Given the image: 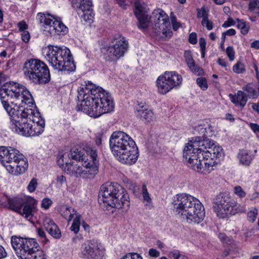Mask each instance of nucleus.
<instances>
[{
	"mask_svg": "<svg viewBox=\"0 0 259 259\" xmlns=\"http://www.w3.org/2000/svg\"><path fill=\"white\" fill-rule=\"evenodd\" d=\"M1 100L4 109L11 118L12 130L18 134L29 137L35 111L32 107L34 102L29 91L18 84L9 86L5 84L0 91Z\"/></svg>",
	"mask_w": 259,
	"mask_h": 259,
	"instance_id": "1",
	"label": "nucleus"
},
{
	"mask_svg": "<svg viewBox=\"0 0 259 259\" xmlns=\"http://www.w3.org/2000/svg\"><path fill=\"white\" fill-rule=\"evenodd\" d=\"M223 149L214 145L212 141L188 143L184 149L183 158L188 166L197 172L202 169L206 173L214 170L217 159L223 155Z\"/></svg>",
	"mask_w": 259,
	"mask_h": 259,
	"instance_id": "2",
	"label": "nucleus"
},
{
	"mask_svg": "<svg viewBox=\"0 0 259 259\" xmlns=\"http://www.w3.org/2000/svg\"><path fill=\"white\" fill-rule=\"evenodd\" d=\"M77 98L81 101L80 105L77 106V110L91 117H98L114 109L113 100L109 93L90 81L78 89Z\"/></svg>",
	"mask_w": 259,
	"mask_h": 259,
	"instance_id": "3",
	"label": "nucleus"
},
{
	"mask_svg": "<svg viewBox=\"0 0 259 259\" xmlns=\"http://www.w3.org/2000/svg\"><path fill=\"white\" fill-rule=\"evenodd\" d=\"M109 147L114 156L122 163L132 165L137 161L139 157L135 142L122 131H115L112 134Z\"/></svg>",
	"mask_w": 259,
	"mask_h": 259,
	"instance_id": "4",
	"label": "nucleus"
},
{
	"mask_svg": "<svg viewBox=\"0 0 259 259\" xmlns=\"http://www.w3.org/2000/svg\"><path fill=\"white\" fill-rule=\"evenodd\" d=\"M173 209L188 223L199 224L205 217L204 208L201 202L194 196L178 194L172 202Z\"/></svg>",
	"mask_w": 259,
	"mask_h": 259,
	"instance_id": "5",
	"label": "nucleus"
},
{
	"mask_svg": "<svg viewBox=\"0 0 259 259\" xmlns=\"http://www.w3.org/2000/svg\"><path fill=\"white\" fill-rule=\"evenodd\" d=\"M42 54L49 64L59 71L69 73L76 69L71 52L65 47L50 45L44 48Z\"/></svg>",
	"mask_w": 259,
	"mask_h": 259,
	"instance_id": "6",
	"label": "nucleus"
},
{
	"mask_svg": "<svg viewBox=\"0 0 259 259\" xmlns=\"http://www.w3.org/2000/svg\"><path fill=\"white\" fill-rule=\"evenodd\" d=\"M0 161L8 172L14 176L24 173L28 167L25 156L11 147H0Z\"/></svg>",
	"mask_w": 259,
	"mask_h": 259,
	"instance_id": "7",
	"label": "nucleus"
},
{
	"mask_svg": "<svg viewBox=\"0 0 259 259\" xmlns=\"http://www.w3.org/2000/svg\"><path fill=\"white\" fill-rule=\"evenodd\" d=\"M23 72L26 78L35 84H45L51 79L48 66L42 61L31 59L25 62Z\"/></svg>",
	"mask_w": 259,
	"mask_h": 259,
	"instance_id": "8",
	"label": "nucleus"
},
{
	"mask_svg": "<svg viewBox=\"0 0 259 259\" xmlns=\"http://www.w3.org/2000/svg\"><path fill=\"white\" fill-rule=\"evenodd\" d=\"M213 208L217 215L225 219L229 215L243 212L245 208L233 200L227 193H220L213 199Z\"/></svg>",
	"mask_w": 259,
	"mask_h": 259,
	"instance_id": "9",
	"label": "nucleus"
},
{
	"mask_svg": "<svg viewBox=\"0 0 259 259\" xmlns=\"http://www.w3.org/2000/svg\"><path fill=\"white\" fill-rule=\"evenodd\" d=\"M128 48V42L124 37L119 35L114 38L112 45L101 49L103 57L106 61H116L123 56Z\"/></svg>",
	"mask_w": 259,
	"mask_h": 259,
	"instance_id": "10",
	"label": "nucleus"
},
{
	"mask_svg": "<svg viewBox=\"0 0 259 259\" xmlns=\"http://www.w3.org/2000/svg\"><path fill=\"white\" fill-rule=\"evenodd\" d=\"M182 81V76L176 71H165L156 80L158 92L165 95L172 89L179 88Z\"/></svg>",
	"mask_w": 259,
	"mask_h": 259,
	"instance_id": "11",
	"label": "nucleus"
},
{
	"mask_svg": "<svg viewBox=\"0 0 259 259\" xmlns=\"http://www.w3.org/2000/svg\"><path fill=\"white\" fill-rule=\"evenodd\" d=\"M122 187L118 184L105 183L102 185L99 193V202L103 204V207L110 210L115 204L113 202L116 196L121 195Z\"/></svg>",
	"mask_w": 259,
	"mask_h": 259,
	"instance_id": "12",
	"label": "nucleus"
},
{
	"mask_svg": "<svg viewBox=\"0 0 259 259\" xmlns=\"http://www.w3.org/2000/svg\"><path fill=\"white\" fill-rule=\"evenodd\" d=\"M92 166H89L90 163H82L81 165L74 164L73 162L66 163L64 171L71 176L75 178L92 179L97 174L98 168L96 163Z\"/></svg>",
	"mask_w": 259,
	"mask_h": 259,
	"instance_id": "13",
	"label": "nucleus"
},
{
	"mask_svg": "<svg viewBox=\"0 0 259 259\" xmlns=\"http://www.w3.org/2000/svg\"><path fill=\"white\" fill-rule=\"evenodd\" d=\"M72 6L77 9L78 13L81 15L85 21L89 23L93 21L94 14L91 0H73Z\"/></svg>",
	"mask_w": 259,
	"mask_h": 259,
	"instance_id": "14",
	"label": "nucleus"
},
{
	"mask_svg": "<svg viewBox=\"0 0 259 259\" xmlns=\"http://www.w3.org/2000/svg\"><path fill=\"white\" fill-rule=\"evenodd\" d=\"M153 14L156 20L155 27L158 28L157 31L162 32L166 36H170L172 32L170 30V24L167 15L161 10L155 11Z\"/></svg>",
	"mask_w": 259,
	"mask_h": 259,
	"instance_id": "15",
	"label": "nucleus"
},
{
	"mask_svg": "<svg viewBox=\"0 0 259 259\" xmlns=\"http://www.w3.org/2000/svg\"><path fill=\"white\" fill-rule=\"evenodd\" d=\"M135 110L137 116L145 123H151L156 119L153 111L145 103L138 102Z\"/></svg>",
	"mask_w": 259,
	"mask_h": 259,
	"instance_id": "16",
	"label": "nucleus"
},
{
	"mask_svg": "<svg viewBox=\"0 0 259 259\" xmlns=\"http://www.w3.org/2000/svg\"><path fill=\"white\" fill-rule=\"evenodd\" d=\"M121 195L116 196L114 202L115 204L111 208V212H113L116 209L121 210L122 214L125 213L130 208V201L128 195L122 188V192H120Z\"/></svg>",
	"mask_w": 259,
	"mask_h": 259,
	"instance_id": "17",
	"label": "nucleus"
},
{
	"mask_svg": "<svg viewBox=\"0 0 259 259\" xmlns=\"http://www.w3.org/2000/svg\"><path fill=\"white\" fill-rule=\"evenodd\" d=\"M135 14L139 22V28L145 29L149 23L148 15L146 8L139 2L135 3Z\"/></svg>",
	"mask_w": 259,
	"mask_h": 259,
	"instance_id": "18",
	"label": "nucleus"
},
{
	"mask_svg": "<svg viewBox=\"0 0 259 259\" xmlns=\"http://www.w3.org/2000/svg\"><path fill=\"white\" fill-rule=\"evenodd\" d=\"M68 28L60 21L53 18L52 24L45 26V31L51 35H64L68 32Z\"/></svg>",
	"mask_w": 259,
	"mask_h": 259,
	"instance_id": "19",
	"label": "nucleus"
},
{
	"mask_svg": "<svg viewBox=\"0 0 259 259\" xmlns=\"http://www.w3.org/2000/svg\"><path fill=\"white\" fill-rule=\"evenodd\" d=\"M40 113L38 111L35 112V115H33L31 121L33 124H32V127L30 129V136H35L41 134L44 131L45 126V121L40 116Z\"/></svg>",
	"mask_w": 259,
	"mask_h": 259,
	"instance_id": "20",
	"label": "nucleus"
},
{
	"mask_svg": "<svg viewBox=\"0 0 259 259\" xmlns=\"http://www.w3.org/2000/svg\"><path fill=\"white\" fill-rule=\"evenodd\" d=\"M24 246L23 249H25V252L23 255H20L21 259H28L30 255L34 252L35 250L40 248L35 239L33 238H26Z\"/></svg>",
	"mask_w": 259,
	"mask_h": 259,
	"instance_id": "21",
	"label": "nucleus"
},
{
	"mask_svg": "<svg viewBox=\"0 0 259 259\" xmlns=\"http://www.w3.org/2000/svg\"><path fill=\"white\" fill-rule=\"evenodd\" d=\"M86 154L87 155L85 156V159L80 162L84 164L90 163L89 166L91 167L93 165V164L96 163V165L98 168L99 160L96 148L95 147H87L86 148Z\"/></svg>",
	"mask_w": 259,
	"mask_h": 259,
	"instance_id": "22",
	"label": "nucleus"
},
{
	"mask_svg": "<svg viewBox=\"0 0 259 259\" xmlns=\"http://www.w3.org/2000/svg\"><path fill=\"white\" fill-rule=\"evenodd\" d=\"M44 226L47 232L54 238L58 239L61 237L59 228L52 220L46 218L44 220Z\"/></svg>",
	"mask_w": 259,
	"mask_h": 259,
	"instance_id": "23",
	"label": "nucleus"
},
{
	"mask_svg": "<svg viewBox=\"0 0 259 259\" xmlns=\"http://www.w3.org/2000/svg\"><path fill=\"white\" fill-rule=\"evenodd\" d=\"M26 238L17 236L11 237V244L17 256L20 258L21 255H23L24 250L23 249L25 242Z\"/></svg>",
	"mask_w": 259,
	"mask_h": 259,
	"instance_id": "24",
	"label": "nucleus"
},
{
	"mask_svg": "<svg viewBox=\"0 0 259 259\" xmlns=\"http://www.w3.org/2000/svg\"><path fill=\"white\" fill-rule=\"evenodd\" d=\"M231 101L236 106H239L242 109L247 101V96L241 91H238L236 95L230 94L229 96Z\"/></svg>",
	"mask_w": 259,
	"mask_h": 259,
	"instance_id": "25",
	"label": "nucleus"
},
{
	"mask_svg": "<svg viewBox=\"0 0 259 259\" xmlns=\"http://www.w3.org/2000/svg\"><path fill=\"white\" fill-rule=\"evenodd\" d=\"M184 57L188 66L191 71L197 75H201L203 73L202 68L197 67L191 55V51H186L184 53Z\"/></svg>",
	"mask_w": 259,
	"mask_h": 259,
	"instance_id": "26",
	"label": "nucleus"
},
{
	"mask_svg": "<svg viewBox=\"0 0 259 259\" xmlns=\"http://www.w3.org/2000/svg\"><path fill=\"white\" fill-rule=\"evenodd\" d=\"M194 134L198 135L195 137V139H192L189 143H191L193 142H198L200 141H210L209 139H207V132L206 128L204 127L203 126L200 125L196 126L194 130Z\"/></svg>",
	"mask_w": 259,
	"mask_h": 259,
	"instance_id": "27",
	"label": "nucleus"
},
{
	"mask_svg": "<svg viewBox=\"0 0 259 259\" xmlns=\"http://www.w3.org/2000/svg\"><path fill=\"white\" fill-rule=\"evenodd\" d=\"M69 158L80 162L85 159L84 151L81 148H73L70 151L69 154H67Z\"/></svg>",
	"mask_w": 259,
	"mask_h": 259,
	"instance_id": "28",
	"label": "nucleus"
},
{
	"mask_svg": "<svg viewBox=\"0 0 259 259\" xmlns=\"http://www.w3.org/2000/svg\"><path fill=\"white\" fill-rule=\"evenodd\" d=\"M81 254L83 257L87 259H96L97 254L94 249L89 243H84L82 245Z\"/></svg>",
	"mask_w": 259,
	"mask_h": 259,
	"instance_id": "29",
	"label": "nucleus"
},
{
	"mask_svg": "<svg viewBox=\"0 0 259 259\" xmlns=\"http://www.w3.org/2000/svg\"><path fill=\"white\" fill-rule=\"evenodd\" d=\"M9 207L11 209L18 213H21V207L23 205L22 200L19 198H9L8 200Z\"/></svg>",
	"mask_w": 259,
	"mask_h": 259,
	"instance_id": "30",
	"label": "nucleus"
},
{
	"mask_svg": "<svg viewBox=\"0 0 259 259\" xmlns=\"http://www.w3.org/2000/svg\"><path fill=\"white\" fill-rule=\"evenodd\" d=\"M54 17L50 14H45L44 13H38L37 15L36 19L40 23H43L44 26H49L52 22Z\"/></svg>",
	"mask_w": 259,
	"mask_h": 259,
	"instance_id": "31",
	"label": "nucleus"
},
{
	"mask_svg": "<svg viewBox=\"0 0 259 259\" xmlns=\"http://www.w3.org/2000/svg\"><path fill=\"white\" fill-rule=\"evenodd\" d=\"M34 206L30 204L24 205L23 209L21 208V213H19L22 215L24 216L25 219L28 220H30L33 217V209Z\"/></svg>",
	"mask_w": 259,
	"mask_h": 259,
	"instance_id": "32",
	"label": "nucleus"
},
{
	"mask_svg": "<svg viewBox=\"0 0 259 259\" xmlns=\"http://www.w3.org/2000/svg\"><path fill=\"white\" fill-rule=\"evenodd\" d=\"M74 209L67 206H63L61 208V215L68 222L70 221L74 215L73 212Z\"/></svg>",
	"mask_w": 259,
	"mask_h": 259,
	"instance_id": "33",
	"label": "nucleus"
},
{
	"mask_svg": "<svg viewBox=\"0 0 259 259\" xmlns=\"http://www.w3.org/2000/svg\"><path fill=\"white\" fill-rule=\"evenodd\" d=\"M81 216L80 215H76L73 220V223L70 227V230L75 234H77L80 228Z\"/></svg>",
	"mask_w": 259,
	"mask_h": 259,
	"instance_id": "34",
	"label": "nucleus"
},
{
	"mask_svg": "<svg viewBox=\"0 0 259 259\" xmlns=\"http://www.w3.org/2000/svg\"><path fill=\"white\" fill-rule=\"evenodd\" d=\"M237 27L240 29L241 32L243 34H246L248 33L249 26H247L246 22L242 19H237Z\"/></svg>",
	"mask_w": 259,
	"mask_h": 259,
	"instance_id": "35",
	"label": "nucleus"
},
{
	"mask_svg": "<svg viewBox=\"0 0 259 259\" xmlns=\"http://www.w3.org/2000/svg\"><path fill=\"white\" fill-rule=\"evenodd\" d=\"M32 254L30 255L28 259H47L46 255L44 251L38 248Z\"/></svg>",
	"mask_w": 259,
	"mask_h": 259,
	"instance_id": "36",
	"label": "nucleus"
},
{
	"mask_svg": "<svg viewBox=\"0 0 259 259\" xmlns=\"http://www.w3.org/2000/svg\"><path fill=\"white\" fill-rule=\"evenodd\" d=\"M240 161L244 165H248L251 162L250 156L246 152H243L239 155Z\"/></svg>",
	"mask_w": 259,
	"mask_h": 259,
	"instance_id": "37",
	"label": "nucleus"
},
{
	"mask_svg": "<svg viewBox=\"0 0 259 259\" xmlns=\"http://www.w3.org/2000/svg\"><path fill=\"white\" fill-rule=\"evenodd\" d=\"M257 209L255 208H252L247 212V220L253 223L257 217Z\"/></svg>",
	"mask_w": 259,
	"mask_h": 259,
	"instance_id": "38",
	"label": "nucleus"
},
{
	"mask_svg": "<svg viewBox=\"0 0 259 259\" xmlns=\"http://www.w3.org/2000/svg\"><path fill=\"white\" fill-rule=\"evenodd\" d=\"M233 70L234 72L238 74L244 73L245 71L244 65L240 62H238L234 65Z\"/></svg>",
	"mask_w": 259,
	"mask_h": 259,
	"instance_id": "39",
	"label": "nucleus"
},
{
	"mask_svg": "<svg viewBox=\"0 0 259 259\" xmlns=\"http://www.w3.org/2000/svg\"><path fill=\"white\" fill-rule=\"evenodd\" d=\"M65 154L62 152H59L57 157V163L58 165L62 167L64 170V167L66 166V163H68L66 161L64 160Z\"/></svg>",
	"mask_w": 259,
	"mask_h": 259,
	"instance_id": "40",
	"label": "nucleus"
},
{
	"mask_svg": "<svg viewBox=\"0 0 259 259\" xmlns=\"http://www.w3.org/2000/svg\"><path fill=\"white\" fill-rule=\"evenodd\" d=\"M198 85L203 90H206L207 88V83L205 78L203 77H199L196 80Z\"/></svg>",
	"mask_w": 259,
	"mask_h": 259,
	"instance_id": "41",
	"label": "nucleus"
},
{
	"mask_svg": "<svg viewBox=\"0 0 259 259\" xmlns=\"http://www.w3.org/2000/svg\"><path fill=\"white\" fill-rule=\"evenodd\" d=\"M243 90L246 91L250 97H254L256 95V91L251 84H247L243 87Z\"/></svg>",
	"mask_w": 259,
	"mask_h": 259,
	"instance_id": "42",
	"label": "nucleus"
},
{
	"mask_svg": "<svg viewBox=\"0 0 259 259\" xmlns=\"http://www.w3.org/2000/svg\"><path fill=\"white\" fill-rule=\"evenodd\" d=\"M142 195L144 201L147 202H150L151 201V199L148 192L146 186L145 185L142 186Z\"/></svg>",
	"mask_w": 259,
	"mask_h": 259,
	"instance_id": "43",
	"label": "nucleus"
},
{
	"mask_svg": "<svg viewBox=\"0 0 259 259\" xmlns=\"http://www.w3.org/2000/svg\"><path fill=\"white\" fill-rule=\"evenodd\" d=\"M234 193L239 196L240 198L244 197L246 195V193L243 191L242 188L239 186H237L234 187Z\"/></svg>",
	"mask_w": 259,
	"mask_h": 259,
	"instance_id": "44",
	"label": "nucleus"
},
{
	"mask_svg": "<svg viewBox=\"0 0 259 259\" xmlns=\"http://www.w3.org/2000/svg\"><path fill=\"white\" fill-rule=\"evenodd\" d=\"M201 23L202 25L205 26L208 30H210L213 28V24L212 22L208 20V17L203 18Z\"/></svg>",
	"mask_w": 259,
	"mask_h": 259,
	"instance_id": "45",
	"label": "nucleus"
},
{
	"mask_svg": "<svg viewBox=\"0 0 259 259\" xmlns=\"http://www.w3.org/2000/svg\"><path fill=\"white\" fill-rule=\"evenodd\" d=\"M105 137L103 132L98 133L95 137V142L96 145L100 146L102 144V140Z\"/></svg>",
	"mask_w": 259,
	"mask_h": 259,
	"instance_id": "46",
	"label": "nucleus"
},
{
	"mask_svg": "<svg viewBox=\"0 0 259 259\" xmlns=\"http://www.w3.org/2000/svg\"><path fill=\"white\" fill-rule=\"evenodd\" d=\"M120 259H143L142 257L136 253H127Z\"/></svg>",
	"mask_w": 259,
	"mask_h": 259,
	"instance_id": "47",
	"label": "nucleus"
},
{
	"mask_svg": "<svg viewBox=\"0 0 259 259\" xmlns=\"http://www.w3.org/2000/svg\"><path fill=\"white\" fill-rule=\"evenodd\" d=\"M226 54L230 61L234 60L235 58V52L232 47H228L226 49Z\"/></svg>",
	"mask_w": 259,
	"mask_h": 259,
	"instance_id": "48",
	"label": "nucleus"
},
{
	"mask_svg": "<svg viewBox=\"0 0 259 259\" xmlns=\"http://www.w3.org/2000/svg\"><path fill=\"white\" fill-rule=\"evenodd\" d=\"M254 8L259 9V0H252L249 3L248 10L254 11Z\"/></svg>",
	"mask_w": 259,
	"mask_h": 259,
	"instance_id": "49",
	"label": "nucleus"
},
{
	"mask_svg": "<svg viewBox=\"0 0 259 259\" xmlns=\"http://www.w3.org/2000/svg\"><path fill=\"white\" fill-rule=\"evenodd\" d=\"M37 181L35 179H33L29 183L28 185L27 189L30 192H32L35 191L37 186Z\"/></svg>",
	"mask_w": 259,
	"mask_h": 259,
	"instance_id": "50",
	"label": "nucleus"
},
{
	"mask_svg": "<svg viewBox=\"0 0 259 259\" xmlns=\"http://www.w3.org/2000/svg\"><path fill=\"white\" fill-rule=\"evenodd\" d=\"M52 203L51 199L48 198H44L41 202V207L47 209L50 207Z\"/></svg>",
	"mask_w": 259,
	"mask_h": 259,
	"instance_id": "51",
	"label": "nucleus"
},
{
	"mask_svg": "<svg viewBox=\"0 0 259 259\" xmlns=\"http://www.w3.org/2000/svg\"><path fill=\"white\" fill-rule=\"evenodd\" d=\"M181 255V254L179 250H174L168 253V256L171 258L178 259Z\"/></svg>",
	"mask_w": 259,
	"mask_h": 259,
	"instance_id": "52",
	"label": "nucleus"
},
{
	"mask_svg": "<svg viewBox=\"0 0 259 259\" xmlns=\"http://www.w3.org/2000/svg\"><path fill=\"white\" fill-rule=\"evenodd\" d=\"M197 17V18H204L207 17V15L204 7H202L201 9H198Z\"/></svg>",
	"mask_w": 259,
	"mask_h": 259,
	"instance_id": "53",
	"label": "nucleus"
},
{
	"mask_svg": "<svg viewBox=\"0 0 259 259\" xmlns=\"http://www.w3.org/2000/svg\"><path fill=\"white\" fill-rule=\"evenodd\" d=\"M189 41L192 45H195L197 42V35L195 32H192L189 36Z\"/></svg>",
	"mask_w": 259,
	"mask_h": 259,
	"instance_id": "54",
	"label": "nucleus"
},
{
	"mask_svg": "<svg viewBox=\"0 0 259 259\" xmlns=\"http://www.w3.org/2000/svg\"><path fill=\"white\" fill-rule=\"evenodd\" d=\"M22 40L25 43L28 42L30 39V34L28 31H23L21 33Z\"/></svg>",
	"mask_w": 259,
	"mask_h": 259,
	"instance_id": "55",
	"label": "nucleus"
},
{
	"mask_svg": "<svg viewBox=\"0 0 259 259\" xmlns=\"http://www.w3.org/2000/svg\"><path fill=\"white\" fill-rule=\"evenodd\" d=\"M236 22L235 21H234L232 18H229L228 20L223 23L222 27L224 28H227L231 26H234Z\"/></svg>",
	"mask_w": 259,
	"mask_h": 259,
	"instance_id": "56",
	"label": "nucleus"
},
{
	"mask_svg": "<svg viewBox=\"0 0 259 259\" xmlns=\"http://www.w3.org/2000/svg\"><path fill=\"white\" fill-rule=\"evenodd\" d=\"M149 255L152 257H157L160 256V252L154 248H150L148 251Z\"/></svg>",
	"mask_w": 259,
	"mask_h": 259,
	"instance_id": "57",
	"label": "nucleus"
},
{
	"mask_svg": "<svg viewBox=\"0 0 259 259\" xmlns=\"http://www.w3.org/2000/svg\"><path fill=\"white\" fill-rule=\"evenodd\" d=\"M18 27L19 30L23 32V31H26V30L28 28V25L26 22L24 21H22L18 23Z\"/></svg>",
	"mask_w": 259,
	"mask_h": 259,
	"instance_id": "58",
	"label": "nucleus"
},
{
	"mask_svg": "<svg viewBox=\"0 0 259 259\" xmlns=\"http://www.w3.org/2000/svg\"><path fill=\"white\" fill-rule=\"evenodd\" d=\"M37 235L41 239H44L43 241H47L46 238V233L42 229L39 228V229H37Z\"/></svg>",
	"mask_w": 259,
	"mask_h": 259,
	"instance_id": "59",
	"label": "nucleus"
},
{
	"mask_svg": "<svg viewBox=\"0 0 259 259\" xmlns=\"http://www.w3.org/2000/svg\"><path fill=\"white\" fill-rule=\"evenodd\" d=\"M250 128L253 131V132L259 133V125L256 123H250L249 124Z\"/></svg>",
	"mask_w": 259,
	"mask_h": 259,
	"instance_id": "60",
	"label": "nucleus"
},
{
	"mask_svg": "<svg viewBox=\"0 0 259 259\" xmlns=\"http://www.w3.org/2000/svg\"><path fill=\"white\" fill-rule=\"evenodd\" d=\"M199 45L201 50L205 49L206 41L204 38H200L199 39Z\"/></svg>",
	"mask_w": 259,
	"mask_h": 259,
	"instance_id": "61",
	"label": "nucleus"
},
{
	"mask_svg": "<svg viewBox=\"0 0 259 259\" xmlns=\"http://www.w3.org/2000/svg\"><path fill=\"white\" fill-rule=\"evenodd\" d=\"M225 34L229 36H233L236 34V31L234 29L231 28L224 32Z\"/></svg>",
	"mask_w": 259,
	"mask_h": 259,
	"instance_id": "62",
	"label": "nucleus"
},
{
	"mask_svg": "<svg viewBox=\"0 0 259 259\" xmlns=\"http://www.w3.org/2000/svg\"><path fill=\"white\" fill-rule=\"evenodd\" d=\"M7 253L4 248L2 246H0V259L6 256Z\"/></svg>",
	"mask_w": 259,
	"mask_h": 259,
	"instance_id": "63",
	"label": "nucleus"
},
{
	"mask_svg": "<svg viewBox=\"0 0 259 259\" xmlns=\"http://www.w3.org/2000/svg\"><path fill=\"white\" fill-rule=\"evenodd\" d=\"M251 47L256 49H259V41L255 40L251 44Z\"/></svg>",
	"mask_w": 259,
	"mask_h": 259,
	"instance_id": "64",
	"label": "nucleus"
}]
</instances>
